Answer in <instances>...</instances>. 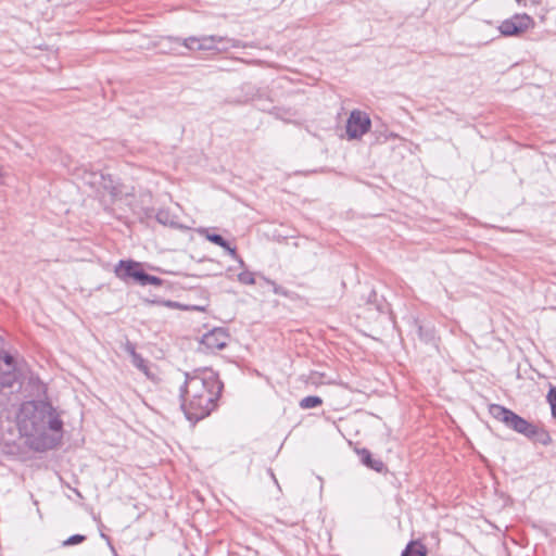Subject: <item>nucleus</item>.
I'll return each mask as SVG.
<instances>
[{
    "mask_svg": "<svg viewBox=\"0 0 556 556\" xmlns=\"http://www.w3.org/2000/svg\"><path fill=\"white\" fill-rule=\"evenodd\" d=\"M17 426L20 433L30 440L31 446L36 450H46L52 445L48 431L60 433L63 422L49 402L31 401L22 405Z\"/></svg>",
    "mask_w": 556,
    "mask_h": 556,
    "instance_id": "obj_1",
    "label": "nucleus"
},
{
    "mask_svg": "<svg viewBox=\"0 0 556 556\" xmlns=\"http://www.w3.org/2000/svg\"><path fill=\"white\" fill-rule=\"evenodd\" d=\"M223 383L213 371L186 374L182 388V409L191 421H199L208 416L216 407Z\"/></svg>",
    "mask_w": 556,
    "mask_h": 556,
    "instance_id": "obj_2",
    "label": "nucleus"
},
{
    "mask_svg": "<svg viewBox=\"0 0 556 556\" xmlns=\"http://www.w3.org/2000/svg\"><path fill=\"white\" fill-rule=\"evenodd\" d=\"M489 413L493 418L503 422L506 427L513 429L514 431L523 434L528 439H534L545 445L552 442V439L547 432L540 430L533 424L529 422L521 416L502 405H489Z\"/></svg>",
    "mask_w": 556,
    "mask_h": 556,
    "instance_id": "obj_3",
    "label": "nucleus"
},
{
    "mask_svg": "<svg viewBox=\"0 0 556 556\" xmlns=\"http://www.w3.org/2000/svg\"><path fill=\"white\" fill-rule=\"evenodd\" d=\"M534 22L528 14H515L501 23L498 30L502 36H519L529 28L533 27Z\"/></svg>",
    "mask_w": 556,
    "mask_h": 556,
    "instance_id": "obj_4",
    "label": "nucleus"
},
{
    "mask_svg": "<svg viewBox=\"0 0 556 556\" xmlns=\"http://www.w3.org/2000/svg\"><path fill=\"white\" fill-rule=\"evenodd\" d=\"M231 42L235 48L241 47L240 41L218 36L189 37L184 40V46L189 50L211 51L217 49V43Z\"/></svg>",
    "mask_w": 556,
    "mask_h": 556,
    "instance_id": "obj_5",
    "label": "nucleus"
},
{
    "mask_svg": "<svg viewBox=\"0 0 556 556\" xmlns=\"http://www.w3.org/2000/svg\"><path fill=\"white\" fill-rule=\"evenodd\" d=\"M370 128V119L367 114L354 110L346 123V134L350 139L361 138Z\"/></svg>",
    "mask_w": 556,
    "mask_h": 556,
    "instance_id": "obj_6",
    "label": "nucleus"
},
{
    "mask_svg": "<svg viewBox=\"0 0 556 556\" xmlns=\"http://www.w3.org/2000/svg\"><path fill=\"white\" fill-rule=\"evenodd\" d=\"M16 381L14 359L11 355L0 357V389L12 388Z\"/></svg>",
    "mask_w": 556,
    "mask_h": 556,
    "instance_id": "obj_7",
    "label": "nucleus"
},
{
    "mask_svg": "<svg viewBox=\"0 0 556 556\" xmlns=\"http://www.w3.org/2000/svg\"><path fill=\"white\" fill-rule=\"evenodd\" d=\"M115 274L118 278L123 280H127L129 278L135 279L140 282L143 270L140 267V264L134 261H119L117 266L115 267Z\"/></svg>",
    "mask_w": 556,
    "mask_h": 556,
    "instance_id": "obj_8",
    "label": "nucleus"
},
{
    "mask_svg": "<svg viewBox=\"0 0 556 556\" xmlns=\"http://www.w3.org/2000/svg\"><path fill=\"white\" fill-rule=\"evenodd\" d=\"M125 351L131 357V363L136 368H138L142 374H144V376L148 379L153 381L156 380L155 374L151 371L149 362L136 352V345L132 342L127 341L125 343Z\"/></svg>",
    "mask_w": 556,
    "mask_h": 556,
    "instance_id": "obj_9",
    "label": "nucleus"
},
{
    "mask_svg": "<svg viewBox=\"0 0 556 556\" xmlns=\"http://www.w3.org/2000/svg\"><path fill=\"white\" fill-rule=\"evenodd\" d=\"M201 342L211 351L222 350L227 345L228 334L223 329L216 328L204 334Z\"/></svg>",
    "mask_w": 556,
    "mask_h": 556,
    "instance_id": "obj_10",
    "label": "nucleus"
},
{
    "mask_svg": "<svg viewBox=\"0 0 556 556\" xmlns=\"http://www.w3.org/2000/svg\"><path fill=\"white\" fill-rule=\"evenodd\" d=\"M205 237L212 243L217 244L225 251H227L232 257L237 256L236 248H231L230 244L220 235L210 233L208 231H206Z\"/></svg>",
    "mask_w": 556,
    "mask_h": 556,
    "instance_id": "obj_11",
    "label": "nucleus"
},
{
    "mask_svg": "<svg viewBox=\"0 0 556 556\" xmlns=\"http://www.w3.org/2000/svg\"><path fill=\"white\" fill-rule=\"evenodd\" d=\"M402 556H427V548L421 542L412 541L403 551Z\"/></svg>",
    "mask_w": 556,
    "mask_h": 556,
    "instance_id": "obj_12",
    "label": "nucleus"
},
{
    "mask_svg": "<svg viewBox=\"0 0 556 556\" xmlns=\"http://www.w3.org/2000/svg\"><path fill=\"white\" fill-rule=\"evenodd\" d=\"M363 463L371 469L381 472L384 469V464L380 459H374L367 450L361 452Z\"/></svg>",
    "mask_w": 556,
    "mask_h": 556,
    "instance_id": "obj_13",
    "label": "nucleus"
},
{
    "mask_svg": "<svg viewBox=\"0 0 556 556\" xmlns=\"http://www.w3.org/2000/svg\"><path fill=\"white\" fill-rule=\"evenodd\" d=\"M323 404V400L319 397V396H316V395H309V396H306V397H303L301 401H300V407L302 409H308V408H314V407H318Z\"/></svg>",
    "mask_w": 556,
    "mask_h": 556,
    "instance_id": "obj_14",
    "label": "nucleus"
},
{
    "mask_svg": "<svg viewBox=\"0 0 556 556\" xmlns=\"http://www.w3.org/2000/svg\"><path fill=\"white\" fill-rule=\"evenodd\" d=\"M546 400L551 405L552 415L556 419V387L551 386L548 393L546 395Z\"/></svg>",
    "mask_w": 556,
    "mask_h": 556,
    "instance_id": "obj_15",
    "label": "nucleus"
},
{
    "mask_svg": "<svg viewBox=\"0 0 556 556\" xmlns=\"http://www.w3.org/2000/svg\"><path fill=\"white\" fill-rule=\"evenodd\" d=\"M140 279V285L147 286V285H153V286H160L162 283V280L159 277L151 276L143 271Z\"/></svg>",
    "mask_w": 556,
    "mask_h": 556,
    "instance_id": "obj_16",
    "label": "nucleus"
},
{
    "mask_svg": "<svg viewBox=\"0 0 556 556\" xmlns=\"http://www.w3.org/2000/svg\"><path fill=\"white\" fill-rule=\"evenodd\" d=\"M238 280L243 285H254L255 278L251 271H242L238 275Z\"/></svg>",
    "mask_w": 556,
    "mask_h": 556,
    "instance_id": "obj_17",
    "label": "nucleus"
},
{
    "mask_svg": "<svg viewBox=\"0 0 556 556\" xmlns=\"http://www.w3.org/2000/svg\"><path fill=\"white\" fill-rule=\"evenodd\" d=\"M86 540L85 535L75 534L70 536L65 542L64 545H75L84 542Z\"/></svg>",
    "mask_w": 556,
    "mask_h": 556,
    "instance_id": "obj_18",
    "label": "nucleus"
},
{
    "mask_svg": "<svg viewBox=\"0 0 556 556\" xmlns=\"http://www.w3.org/2000/svg\"><path fill=\"white\" fill-rule=\"evenodd\" d=\"M268 282H269L270 285H273V287H274V293H275V294H279V295L288 296V292H287L282 287L277 286L274 281H269V280H268Z\"/></svg>",
    "mask_w": 556,
    "mask_h": 556,
    "instance_id": "obj_19",
    "label": "nucleus"
},
{
    "mask_svg": "<svg viewBox=\"0 0 556 556\" xmlns=\"http://www.w3.org/2000/svg\"><path fill=\"white\" fill-rule=\"evenodd\" d=\"M4 176V173H3V168L2 166L0 165V184H2V178Z\"/></svg>",
    "mask_w": 556,
    "mask_h": 556,
    "instance_id": "obj_20",
    "label": "nucleus"
},
{
    "mask_svg": "<svg viewBox=\"0 0 556 556\" xmlns=\"http://www.w3.org/2000/svg\"><path fill=\"white\" fill-rule=\"evenodd\" d=\"M194 309H198V311H204V308H203V307H201V306H195V307H194Z\"/></svg>",
    "mask_w": 556,
    "mask_h": 556,
    "instance_id": "obj_21",
    "label": "nucleus"
}]
</instances>
